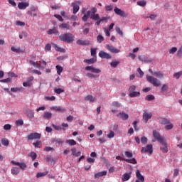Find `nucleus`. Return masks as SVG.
Masks as SVG:
<instances>
[{"label": "nucleus", "mask_w": 182, "mask_h": 182, "mask_svg": "<svg viewBox=\"0 0 182 182\" xmlns=\"http://www.w3.org/2000/svg\"><path fill=\"white\" fill-rule=\"evenodd\" d=\"M59 39L66 43H72L73 41H75V36L70 33H65L64 34H61L59 36Z\"/></svg>", "instance_id": "1"}, {"label": "nucleus", "mask_w": 182, "mask_h": 182, "mask_svg": "<svg viewBox=\"0 0 182 182\" xmlns=\"http://www.w3.org/2000/svg\"><path fill=\"white\" fill-rule=\"evenodd\" d=\"M146 80L147 82H149V83H151L155 87H159V86H161V82L159 79L151 75H146Z\"/></svg>", "instance_id": "2"}, {"label": "nucleus", "mask_w": 182, "mask_h": 182, "mask_svg": "<svg viewBox=\"0 0 182 182\" xmlns=\"http://www.w3.org/2000/svg\"><path fill=\"white\" fill-rule=\"evenodd\" d=\"M96 12H97V9H96V7L92 8L91 11H87V13L85 14L82 18V21L86 22V21L89 19V16H91V15H95Z\"/></svg>", "instance_id": "3"}, {"label": "nucleus", "mask_w": 182, "mask_h": 182, "mask_svg": "<svg viewBox=\"0 0 182 182\" xmlns=\"http://www.w3.org/2000/svg\"><path fill=\"white\" fill-rule=\"evenodd\" d=\"M42 137V134L38 132L31 133L28 135V140H39Z\"/></svg>", "instance_id": "4"}, {"label": "nucleus", "mask_w": 182, "mask_h": 182, "mask_svg": "<svg viewBox=\"0 0 182 182\" xmlns=\"http://www.w3.org/2000/svg\"><path fill=\"white\" fill-rule=\"evenodd\" d=\"M153 136H154V139H156V140H157V141H159V143H164V140H166V139H164V137L161 136L160 135V133H159L156 130H154L153 132Z\"/></svg>", "instance_id": "5"}, {"label": "nucleus", "mask_w": 182, "mask_h": 182, "mask_svg": "<svg viewBox=\"0 0 182 182\" xmlns=\"http://www.w3.org/2000/svg\"><path fill=\"white\" fill-rule=\"evenodd\" d=\"M141 153H149L151 154L153 153V145L148 144L146 147H142Z\"/></svg>", "instance_id": "6"}, {"label": "nucleus", "mask_w": 182, "mask_h": 182, "mask_svg": "<svg viewBox=\"0 0 182 182\" xmlns=\"http://www.w3.org/2000/svg\"><path fill=\"white\" fill-rule=\"evenodd\" d=\"M106 48L107 49V50H109V52H111V53H119L120 52L119 49L116 48L112 45H107Z\"/></svg>", "instance_id": "7"}, {"label": "nucleus", "mask_w": 182, "mask_h": 182, "mask_svg": "<svg viewBox=\"0 0 182 182\" xmlns=\"http://www.w3.org/2000/svg\"><path fill=\"white\" fill-rule=\"evenodd\" d=\"M114 12H115L117 15H119V16H122V18H126V16H127L126 15V13L122 9H119L117 6L114 7Z\"/></svg>", "instance_id": "8"}, {"label": "nucleus", "mask_w": 182, "mask_h": 182, "mask_svg": "<svg viewBox=\"0 0 182 182\" xmlns=\"http://www.w3.org/2000/svg\"><path fill=\"white\" fill-rule=\"evenodd\" d=\"M99 56L102 59H112V55L105 51H100L99 53Z\"/></svg>", "instance_id": "9"}, {"label": "nucleus", "mask_w": 182, "mask_h": 182, "mask_svg": "<svg viewBox=\"0 0 182 182\" xmlns=\"http://www.w3.org/2000/svg\"><path fill=\"white\" fill-rule=\"evenodd\" d=\"M153 116V114L151 112H145L143 114V119L144 120L145 123H147L150 119H151V117Z\"/></svg>", "instance_id": "10"}, {"label": "nucleus", "mask_w": 182, "mask_h": 182, "mask_svg": "<svg viewBox=\"0 0 182 182\" xmlns=\"http://www.w3.org/2000/svg\"><path fill=\"white\" fill-rule=\"evenodd\" d=\"M85 70H90V72H92V73H100V72H102L100 69L95 68L93 66L85 67Z\"/></svg>", "instance_id": "11"}, {"label": "nucleus", "mask_w": 182, "mask_h": 182, "mask_svg": "<svg viewBox=\"0 0 182 182\" xmlns=\"http://www.w3.org/2000/svg\"><path fill=\"white\" fill-rule=\"evenodd\" d=\"M77 45H80L81 46H89L91 43L89 41L79 39L77 41Z\"/></svg>", "instance_id": "12"}, {"label": "nucleus", "mask_w": 182, "mask_h": 182, "mask_svg": "<svg viewBox=\"0 0 182 182\" xmlns=\"http://www.w3.org/2000/svg\"><path fill=\"white\" fill-rule=\"evenodd\" d=\"M79 5H80V1H75L74 3H72L73 14H77L79 11Z\"/></svg>", "instance_id": "13"}, {"label": "nucleus", "mask_w": 182, "mask_h": 182, "mask_svg": "<svg viewBox=\"0 0 182 182\" xmlns=\"http://www.w3.org/2000/svg\"><path fill=\"white\" fill-rule=\"evenodd\" d=\"M11 163L14 166H19V167L21 170H25V168H26V164L25 163H19V162H16L15 161H11Z\"/></svg>", "instance_id": "14"}, {"label": "nucleus", "mask_w": 182, "mask_h": 182, "mask_svg": "<svg viewBox=\"0 0 182 182\" xmlns=\"http://www.w3.org/2000/svg\"><path fill=\"white\" fill-rule=\"evenodd\" d=\"M162 145L160 147V150H161L162 153H167L168 151V149L167 148V142H166V140L164 141V143H161Z\"/></svg>", "instance_id": "15"}, {"label": "nucleus", "mask_w": 182, "mask_h": 182, "mask_svg": "<svg viewBox=\"0 0 182 182\" xmlns=\"http://www.w3.org/2000/svg\"><path fill=\"white\" fill-rule=\"evenodd\" d=\"M59 28L60 29H66L67 31H70L72 29V27L68 23H63L59 26Z\"/></svg>", "instance_id": "16"}, {"label": "nucleus", "mask_w": 182, "mask_h": 182, "mask_svg": "<svg viewBox=\"0 0 182 182\" xmlns=\"http://www.w3.org/2000/svg\"><path fill=\"white\" fill-rule=\"evenodd\" d=\"M48 35H58L59 33V31L58 30V28H53L51 29H49L47 31Z\"/></svg>", "instance_id": "17"}, {"label": "nucleus", "mask_w": 182, "mask_h": 182, "mask_svg": "<svg viewBox=\"0 0 182 182\" xmlns=\"http://www.w3.org/2000/svg\"><path fill=\"white\" fill-rule=\"evenodd\" d=\"M50 110H55V112H60V113H65L66 112L65 109H63L60 107H51Z\"/></svg>", "instance_id": "18"}, {"label": "nucleus", "mask_w": 182, "mask_h": 182, "mask_svg": "<svg viewBox=\"0 0 182 182\" xmlns=\"http://www.w3.org/2000/svg\"><path fill=\"white\" fill-rule=\"evenodd\" d=\"M28 6H29V3L27 2H21L18 3V8H19L20 9H26V8H28Z\"/></svg>", "instance_id": "19"}, {"label": "nucleus", "mask_w": 182, "mask_h": 182, "mask_svg": "<svg viewBox=\"0 0 182 182\" xmlns=\"http://www.w3.org/2000/svg\"><path fill=\"white\" fill-rule=\"evenodd\" d=\"M154 76H156V77H158L159 79H164V74L161 71L154 72Z\"/></svg>", "instance_id": "20"}, {"label": "nucleus", "mask_w": 182, "mask_h": 182, "mask_svg": "<svg viewBox=\"0 0 182 182\" xmlns=\"http://www.w3.org/2000/svg\"><path fill=\"white\" fill-rule=\"evenodd\" d=\"M117 116L120 117L122 120H127L129 119V114L125 112H119Z\"/></svg>", "instance_id": "21"}, {"label": "nucleus", "mask_w": 182, "mask_h": 182, "mask_svg": "<svg viewBox=\"0 0 182 182\" xmlns=\"http://www.w3.org/2000/svg\"><path fill=\"white\" fill-rule=\"evenodd\" d=\"M85 100L90 102V103H93L94 102H96V97H92V95H87L85 97Z\"/></svg>", "instance_id": "22"}, {"label": "nucleus", "mask_w": 182, "mask_h": 182, "mask_svg": "<svg viewBox=\"0 0 182 182\" xmlns=\"http://www.w3.org/2000/svg\"><path fill=\"white\" fill-rule=\"evenodd\" d=\"M136 176L138 180H139V181L144 182V176H142L139 170L136 171Z\"/></svg>", "instance_id": "23"}, {"label": "nucleus", "mask_w": 182, "mask_h": 182, "mask_svg": "<svg viewBox=\"0 0 182 182\" xmlns=\"http://www.w3.org/2000/svg\"><path fill=\"white\" fill-rule=\"evenodd\" d=\"M26 116L29 117L30 119H33V117H35V112L31 109H28L26 112Z\"/></svg>", "instance_id": "24"}, {"label": "nucleus", "mask_w": 182, "mask_h": 182, "mask_svg": "<svg viewBox=\"0 0 182 182\" xmlns=\"http://www.w3.org/2000/svg\"><path fill=\"white\" fill-rule=\"evenodd\" d=\"M49 171H46L45 172H38L36 174V178H40V177H45V176H48Z\"/></svg>", "instance_id": "25"}, {"label": "nucleus", "mask_w": 182, "mask_h": 182, "mask_svg": "<svg viewBox=\"0 0 182 182\" xmlns=\"http://www.w3.org/2000/svg\"><path fill=\"white\" fill-rule=\"evenodd\" d=\"M132 173H124L122 176V181H127V180L130 179Z\"/></svg>", "instance_id": "26"}, {"label": "nucleus", "mask_w": 182, "mask_h": 182, "mask_svg": "<svg viewBox=\"0 0 182 182\" xmlns=\"http://www.w3.org/2000/svg\"><path fill=\"white\" fill-rule=\"evenodd\" d=\"M29 63H31V65H33V66H34L35 68H37V69H41V68H43V67H42L41 65V64H39L36 62H34L33 60H30Z\"/></svg>", "instance_id": "27"}, {"label": "nucleus", "mask_w": 182, "mask_h": 182, "mask_svg": "<svg viewBox=\"0 0 182 182\" xmlns=\"http://www.w3.org/2000/svg\"><path fill=\"white\" fill-rule=\"evenodd\" d=\"M159 122L161 124H170V120L167 118H161Z\"/></svg>", "instance_id": "28"}, {"label": "nucleus", "mask_w": 182, "mask_h": 182, "mask_svg": "<svg viewBox=\"0 0 182 182\" xmlns=\"http://www.w3.org/2000/svg\"><path fill=\"white\" fill-rule=\"evenodd\" d=\"M96 62V58H90L84 60L85 63H87V65H92Z\"/></svg>", "instance_id": "29"}, {"label": "nucleus", "mask_w": 182, "mask_h": 182, "mask_svg": "<svg viewBox=\"0 0 182 182\" xmlns=\"http://www.w3.org/2000/svg\"><path fill=\"white\" fill-rule=\"evenodd\" d=\"M73 156H75V157H79L82 154V152L78 151L76 152V148H73L71 149Z\"/></svg>", "instance_id": "30"}, {"label": "nucleus", "mask_w": 182, "mask_h": 182, "mask_svg": "<svg viewBox=\"0 0 182 182\" xmlns=\"http://www.w3.org/2000/svg\"><path fill=\"white\" fill-rule=\"evenodd\" d=\"M43 119H52V113L51 112H44L43 115Z\"/></svg>", "instance_id": "31"}, {"label": "nucleus", "mask_w": 182, "mask_h": 182, "mask_svg": "<svg viewBox=\"0 0 182 182\" xmlns=\"http://www.w3.org/2000/svg\"><path fill=\"white\" fill-rule=\"evenodd\" d=\"M107 174V171H104L102 172L97 173L95 175V177L96 178H99V177H103V176H106Z\"/></svg>", "instance_id": "32"}, {"label": "nucleus", "mask_w": 182, "mask_h": 182, "mask_svg": "<svg viewBox=\"0 0 182 182\" xmlns=\"http://www.w3.org/2000/svg\"><path fill=\"white\" fill-rule=\"evenodd\" d=\"M19 168L14 167L11 168V173L14 174L15 176L19 174Z\"/></svg>", "instance_id": "33"}, {"label": "nucleus", "mask_w": 182, "mask_h": 182, "mask_svg": "<svg viewBox=\"0 0 182 182\" xmlns=\"http://www.w3.org/2000/svg\"><path fill=\"white\" fill-rule=\"evenodd\" d=\"M33 146H34L36 148L41 149V147H42V141H37L36 142H33Z\"/></svg>", "instance_id": "34"}, {"label": "nucleus", "mask_w": 182, "mask_h": 182, "mask_svg": "<svg viewBox=\"0 0 182 182\" xmlns=\"http://www.w3.org/2000/svg\"><path fill=\"white\" fill-rule=\"evenodd\" d=\"M1 144H3V146H9V140H8V139H6V138H3L1 139Z\"/></svg>", "instance_id": "35"}, {"label": "nucleus", "mask_w": 182, "mask_h": 182, "mask_svg": "<svg viewBox=\"0 0 182 182\" xmlns=\"http://www.w3.org/2000/svg\"><path fill=\"white\" fill-rule=\"evenodd\" d=\"M53 48L57 50V52H65V48H62L56 44H53Z\"/></svg>", "instance_id": "36"}, {"label": "nucleus", "mask_w": 182, "mask_h": 182, "mask_svg": "<svg viewBox=\"0 0 182 182\" xmlns=\"http://www.w3.org/2000/svg\"><path fill=\"white\" fill-rule=\"evenodd\" d=\"M65 143H68L70 146H76V141L74 139H67Z\"/></svg>", "instance_id": "37"}, {"label": "nucleus", "mask_w": 182, "mask_h": 182, "mask_svg": "<svg viewBox=\"0 0 182 182\" xmlns=\"http://www.w3.org/2000/svg\"><path fill=\"white\" fill-rule=\"evenodd\" d=\"M125 161L127 163H130L131 164H137V161H136V159L132 158L131 159H125Z\"/></svg>", "instance_id": "38"}, {"label": "nucleus", "mask_w": 182, "mask_h": 182, "mask_svg": "<svg viewBox=\"0 0 182 182\" xmlns=\"http://www.w3.org/2000/svg\"><path fill=\"white\" fill-rule=\"evenodd\" d=\"M86 76H87V77H90L91 79H97V77H99V75L90 73H87Z\"/></svg>", "instance_id": "39"}, {"label": "nucleus", "mask_w": 182, "mask_h": 182, "mask_svg": "<svg viewBox=\"0 0 182 182\" xmlns=\"http://www.w3.org/2000/svg\"><path fill=\"white\" fill-rule=\"evenodd\" d=\"M28 157H31L32 160H35L36 157H38V155L35 152H31L28 154Z\"/></svg>", "instance_id": "40"}, {"label": "nucleus", "mask_w": 182, "mask_h": 182, "mask_svg": "<svg viewBox=\"0 0 182 182\" xmlns=\"http://www.w3.org/2000/svg\"><path fill=\"white\" fill-rule=\"evenodd\" d=\"M21 90H23V87H12L11 88V92H21Z\"/></svg>", "instance_id": "41"}, {"label": "nucleus", "mask_w": 182, "mask_h": 182, "mask_svg": "<svg viewBox=\"0 0 182 182\" xmlns=\"http://www.w3.org/2000/svg\"><path fill=\"white\" fill-rule=\"evenodd\" d=\"M129 96L131 97H137L140 96V92H131V93H129Z\"/></svg>", "instance_id": "42"}, {"label": "nucleus", "mask_w": 182, "mask_h": 182, "mask_svg": "<svg viewBox=\"0 0 182 182\" xmlns=\"http://www.w3.org/2000/svg\"><path fill=\"white\" fill-rule=\"evenodd\" d=\"M119 64H120V61H116V60H114L110 63L112 68H117V65Z\"/></svg>", "instance_id": "43"}, {"label": "nucleus", "mask_w": 182, "mask_h": 182, "mask_svg": "<svg viewBox=\"0 0 182 182\" xmlns=\"http://www.w3.org/2000/svg\"><path fill=\"white\" fill-rule=\"evenodd\" d=\"M90 19H93L94 21H99L100 17L99 16V14H92L90 16Z\"/></svg>", "instance_id": "44"}, {"label": "nucleus", "mask_w": 182, "mask_h": 182, "mask_svg": "<svg viewBox=\"0 0 182 182\" xmlns=\"http://www.w3.org/2000/svg\"><path fill=\"white\" fill-rule=\"evenodd\" d=\"M56 69H57V73L58 75H60V73H62V72H63V68H62V66L60 65H56Z\"/></svg>", "instance_id": "45"}, {"label": "nucleus", "mask_w": 182, "mask_h": 182, "mask_svg": "<svg viewBox=\"0 0 182 182\" xmlns=\"http://www.w3.org/2000/svg\"><path fill=\"white\" fill-rule=\"evenodd\" d=\"M54 92L55 93H57V95H60V93H63V92H65V90L62 88H55Z\"/></svg>", "instance_id": "46"}, {"label": "nucleus", "mask_w": 182, "mask_h": 182, "mask_svg": "<svg viewBox=\"0 0 182 182\" xmlns=\"http://www.w3.org/2000/svg\"><path fill=\"white\" fill-rule=\"evenodd\" d=\"M52 127H53V129H55V130H58V131H62V130H66L65 128H62V127L60 126H57L55 124H52Z\"/></svg>", "instance_id": "47"}, {"label": "nucleus", "mask_w": 182, "mask_h": 182, "mask_svg": "<svg viewBox=\"0 0 182 182\" xmlns=\"http://www.w3.org/2000/svg\"><path fill=\"white\" fill-rule=\"evenodd\" d=\"M97 41L99 43H102V42H103V41H105V38L103 37V36L102 35H98V36L97 37Z\"/></svg>", "instance_id": "48"}, {"label": "nucleus", "mask_w": 182, "mask_h": 182, "mask_svg": "<svg viewBox=\"0 0 182 182\" xmlns=\"http://www.w3.org/2000/svg\"><path fill=\"white\" fill-rule=\"evenodd\" d=\"M56 100V97L55 96L51 97H45L44 100H50V102H53Z\"/></svg>", "instance_id": "49"}, {"label": "nucleus", "mask_w": 182, "mask_h": 182, "mask_svg": "<svg viewBox=\"0 0 182 182\" xmlns=\"http://www.w3.org/2000/svg\"><path fill=\"white\" fill-rule=\"evenodd\" d=\"M182 76V71H179L173 74V77L176 79H180V77Z\"/></svg>", "instance_id": "50"}, {"label": "nucleus", "mask_w": 182, "mask_h": 182, "mask_svg": "<svg viewBox=\"0 0 182 182\" xmlns=\"http://www.w3.org/2000/svg\"><path fill=\"white\" fill-rule=\"evenodd\" d=\"M146 2L144 0L137 1V5H139V6H146Z\"/></svg>", "instance_id": "51"}, {"label": "nucleus", "mask_w": 182, "mask_h": 182, "mask_svg": "<svg viewBox=\"0 0 182 182\" xmlns=\"http://www.w3.org/2000/svg\"><path fill=\"white\" fill-rule=\"evenodd\" d=\"M11 50H12V52H15L16 53H21V49L16 48L14 46L11 48Z\"/></svg>", "instance_id": "52"}, {"label": "nucleus", "mask_w": 182, "mask_h": 182, "mask_svg": "<svg viewBox=\"0 0 182 182\" xmlns=\"http://www.w3.org/2000/svg\"><path fill=\"white\" fill-rule=\"evenodd\" d=\"M112 106H113L114 107H120V106H121L120 102H119L118 101H114V102H112Z\"/></svg>", "instance_id": "53"}, {"label": "nucleus", "mask_w": 182, "mask_h": 182, "mask_svg": "<svg viewBox=\"0 0 182 182\" xmlns=\"http://www.w3.org/2000/svg\"><path fill=\"white\" fill-rule=\"evenodd\" d=\"M16 126H23V119H18L16 121Z\"/></svg>", "instance_id": "54"}, {"label": "nucleus", "mask_w": 182, "mask_h": 182, "mask_svg": "<svg viewBox=\"0 0 182 182\" xmlns=\"http://www.w3.org/2000/svg\"><path fill=\"white\" fill-rule=\"evenodd\" d=\"M20 39H23V38H28V33L22 32L21 34L19 35Z\"/></svg>", "instance_id": "55"}, {"label": "nucleus", "mask_w": 182, "mask_h": 182, "mask_svg": "<svg viewBox=\"0 0 182 182\" xmlns=\"http://www.w3.org/2000/svg\"><path fill=\"white\" fill-rule=\"evenodd\" d=\"M31 85H32V82L31 81L24 82L23 83V86H24V87H30Z\"/></svg>", "instance_id": "56"}, {"label": "nucleus", "mask_w": 182, "mask_h": 182, "mask_svg": "<svg viewBox=\"0 0 182 182\" xmlns=\"http://www.w3.org/2000/svg\"><path fill=\"white\" fill-rule=\"evenodd\" d=\"M161 90V92H167V90H168V86H167L166 84H164Z\"/></svg>", "instance_id": "57"}, {"label": "nucleus", "mask_w": 182, "mask_h": 182, "mask_svg": "<svg viewBox=\"0 0 182 182\" xmlns=\"http://www.w3.org/2000/svg\"><path fill=\"white\" fill-rule=\"evenodd\" d=\"M16 25H17V26H25V22H22L20 21H16L15 22Z\"/></svg>", "instance_id": "58"}, {"label": "nucleus", "mask_w": 182, "mask_h": 182, "mask_svg": "<svg viewBox=\"0 0 182 182\" xmlns=\"http://www.w3.org/2000/svg\"><path fill=\"white\" fill-rule=\"evenodd\" d=\"M115 31L116 32H117L119 35H120L121 36H123V31H122L119 27H116Z\"/></svg>", "instance_id": "59"}, {"label": "nucleus", "mask_w": 182, "mask_h": 182, "mask_svg": "<svg viewBox=\"0 0 182 182\" xmlns=\"http://www.w3.org/2000/svg\"><path fill=\"white\" fill-rule=\"evenodd\" d=\"M173 127H174V125H173V124H170V123H169V124L165 126L166 130H171V129H173Z\"/></svg>", "instance_id": "60"}, {"label": "nucleus", "mask_w": 182, "mask_h": 182, "mask_svg": "<svg viewBox=\"0 0 182 182\" xmlns=\"http://www.w3.org/2000/svg\"><path fill=\"white\" fill-rule=\"evenodd\" d=\"M134 90H136V85H132V86L129 88V93H133V92H134Z\"/></svg>", "instance_id": "61"}, {"label": "nucleus", "mask_w": 182, "mask_h": 182, "mask_svg": "<svg viewBox=\"0 0 182 182\" xmlns=\"http://www.w3.org/2000/svg\"><path fill=\"white\" fill-rule=\"evenodd\" d=\"M176 52H177V48H176V47H173L172 48H171L169 50V53L171 55H173V53H176Z\"/></svg>", "instance_id": "62"}, {"label": "nucleus", "mask_w": 182, "mask_h": 182, "mask_svg": "<svg viewBox=\"0 0 182 182\" xmlns=\"http://www.w3.org/2000/svg\"><path fill=\"white\" fill-rule=\"evenodd\" d=\"M96 50H97V48H91V56L94 58L96 56Z\"/></svg>", "instance_id": "63"}, {"label": "nucleus", "mask_w": 182, "mask_h": 182, "mask_svg": "<svg viewBox=\"0 0 182 182\" xmlns=\"http://www.w3.org/2000/svg\"><path fill=\"white\" fill-rule=\"evenodd\" d=\"M146 100H148V101L154 100V97L153 95H147L146 97Z\"/></svg>", "instance_id": "64"}]
</instances>
